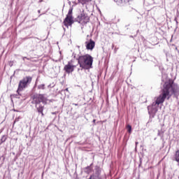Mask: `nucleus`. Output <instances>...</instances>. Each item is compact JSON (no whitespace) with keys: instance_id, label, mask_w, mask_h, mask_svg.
<instances>
[{"instance_id":"obj_1","label":"nucleus","mask_w":179,"mask_h":179,"mask_svg":"<svg viewBox=\"0 0 179 179\" xmlns=\"http://www.w3.org/2000/svg\"><path fill=\"white\" fill-rule=\"evenodd\" d=\"M179 92L178 85L174 83V80L169 78L163 85V88L161 90V94L157 98L155 102L152 103V106H159V104H163L166 99L170 100L171 96L174 94L176 95Z\"/></svg>"},{"instance_id":"obj_2","label":"nucleus","mask_w":179,"mask_h":179,"mask_svg":"<svg viewBox=\"0 0 179 179\" xmlns=\"http://www.w3.org/2000/svg\"><path fill=\"white\" fill-rule=\"evenodd\" d=\"M32 104H36V108L39 114H41V117H44V106L39 105L37 106L38 104H40V103H43V104H47V101H48V99L47 97L44 96V94H36L32 96L31 97Z\"/></svg>"},{"instance_id":"obj_3","label":"nucleus","mask_w":179,"mask_h":179,"mask_svg":"<svg viewBox=\"0 0 179 179\" xmlns=\"http://www.w3.org/2000/svg\"><path fill=\"white\" fill-rule=\"evenodd\" d=\"M78 62L82 69H90L93 66V57L89 54L81 55L78 58Z\"/></svg>"},{"instance_id":"obj_4","label":"nucleus","mask_w":179,"mask_h":179,"mask_svg":"<svg viewBox=\"0 0 179 179\" xmlns=\"http://www.w3.org/2000/svg\"><path fill=\"white\" fill-rule=\"evenodd\" d=\"M31 80H33V77L30 76H27L23 78L18 84V88L17 90V93L19 96H22L20 92H22L24 89L28 87L29 85L31 83Z\"/></svg>"},{"instance_id":"obj_5","label":"nucleus","mask_w":179,"mask_h":179,"mask_svg":"<svg viewBox=\"0 0 179 179\" xmlns=\"http://www.w3.org/2000/svg\"><path fill=\"white\" fill-rule=\"evenodd\" d=\"M73 10V8H70L69 10L68 14L66 15V17L63 22L66 27H69V26H71L74 23L73 16H72Z\"/></svg>"},{"instance_id":"obj_6","label":"nucleus","mask_w":179,"mask_h":179,"mask_svg":"<svg viewBox=\"0 0 179 179\" xmlns=\"http://www.w3.org/2000/svg\"><path fill=\"white\" fill-rule=\"evenodd\" d=\"M90 20L89 16L85 13H81L77 17V22H78V23H89Z\"/></svg>"},{"instance_id":"obj_7","label":"nucleus","mask_w":179,"mask_h":179,"mask_svg":"<svg viewBox=\"0 0 179 179\" xmlns=\"http://www.w3.org/2000/svg\"><path fill=\"white\" fill-rule=\"evenodd\" d=\"M89 179H102L101 178V170L99 166L95 167V172L90 176Z\"/></svg>"},{"instance_id":"obj_8","label":"nucleus","mask_w":179,"mask_h":179,"mask_svg":"<svg viewBox=\"0 0 179 179\" xmlns=\"http://www.w3.org/2000/svg\"><path fill=\"white\" fill-rule=\"evenodd\" d=\"M76 67V66L71 64V62H69V63L64 66V71H65L66 73H72V72L75 71Z\"/></svg>"},{"instance_id":"obj_9","label":"nucleus","mask_w":179,"mask_h":179,"mask_svg":"<svg viewBox=\"0 0 179 179\" xmlns=\"http://www.w3.org/2000/svg\"><path fill=\"white\" fill-rule=\"evenodd\" d=\"M85 45H86L87 50H90V51H92L93 48H94L96 45V43L94 42V41H92V39H90V41L85 42Z\"/></svg>"},{"instance_id":"obj_10","label":"nucleus","mask_w":179,"mask_h":179,"mask_svg":"<svg viewBox=\"0 0 179 179\" xmlns=\"http://www.w3.org/2000/svg\"><path fill=\"white\" fill-rule=\"evenodd\" d=\"M92 0H75L73 1H72V3H73V5H83L85 6V5H87V3H90V2H92Z\"/></svg>"},{"instance_id":"obj_11","label":"nucleus","mask_w":179,"mask_h":179,"mask_svg":"<svg viewBox=\"0 0 179 179\" xmlns=\"http://www.w3.org/2000/svg\"><path fill=\"white\" fill-rule=\"evenodd\" d=\"M130 1L132 0H115V2H116L117 5H122L123 3H128Z\"/></svg>"},{"instance_id":"obj_12","label":"nucleus","mask_w":179,"mask_h":179,"mask_svg":"<svg viewBox=\"0 0 179 179\" xmlns=\"http://www.w3.org/2000/svg\"><path fill=\"white\" fill-rule=\"evenodd\" d=\"M92 171H93V168H92V166H88L85 167V172L86 173V174H90V173H92Z\"/></svg>"},{"instance_id":"obj_13","label":"nucleus","mask_w":179,"mask_h":179,"mask_svg":"<svg viewBox=\"0 0 179 179\" xmlns=\"http://www.w3.org/2000/svg\"><path fill=\"white\" fill-rule=\"evenodd\" d=\"M174 159L177 163H179V150L176 152Z\"/></svg>"},{"instance_id":"obj_14","label":"nucleus","mask_w":179,"mask_h":179,"mask_svg":"<svg viewBox=\"0 0 179 179\" xmlns=\"http://www.w3.org/2000/svg\"><path fill=\"white\" fill-rule=\"evenodd\" d=\"M127 131L129 132V134H131V132H132V127L131 125L127 124Z\"/></svg>"},{"instance_id":"obj_15","label":"nucleus","mask_w":179,"mask_h":179,"mask_svg":"<svg viewBox=\"0 0 179 179\" xmlns=\"http://www.w3.org/2000/svg\"><path fill=\"white\" fill-rule=\"evenodd\" d=\"M6 141V138H5V136H3L1 139V143H3Z\"/></svg>"},{"instance_id":"obj_16","label":"nucleus","mask_w":179,"mask_h":179,"mask_svg":"<svg viewBox=\"0 0 179 179\" xmlns=\"http://www.w3.org/2000/svg\"><path fill=\"white\" fill-rule=\"evenodd\" d=\"M38 89H44V85H41L38 86Z\"/></svg>"},{"instance_id":"obj_17","label":"nucleus","mask_w":179,"mask_h":179,"mask_svg":"<svg viewBox=\"0 0 179 179\" xmlns=\"http://www.w3.org/2000/svg\"><path fill=\"white\" fill-rule=\"evenodd\" d=\"M24 59H28V61L30 59L29 58H27V57H23V60L24 61Z\"/></svg>"},{"instance_id":"obj_18","label":"nucleus","mask_w":179,"mask_h":179,"mask_svg":"<svg viewBox=\"0 0 179 179\" xmlns=\"http://www.w3.org/2000/svg\"><path fill=\"white\" fill-rule=\"evenodd\" d=\"M73 106H78V103H73Z\"/></svg>"},{"instance_id":"obj_19","label":"nucleus","mask_w":179,"mask_h":179,"mask_svg":"<svg viewBox=\"0 0 179 179\" xmlns=\"http://www.w3.org/2000/svg\"><path fill=\"white\" fill-rule=\"evenodd\" d=\"M138 142H136V146H138Z\"/></svg>"},{"instance_id":"obj_20","label":"nucleus","mask_w":179,"mask_h":179,"mask_svg":"<svg viewBox=\"0 0 179 179\" xmlns=\"http://www.w3.org/2000/svg\"><path fill=\"white\" fill-rule=\"evenodd\" d=\"M93 122H96V120H93Z\"/></svg>"},{"instance_id":"obj_21","label":"nucleus","mask_w":179,"mask_h":179,"mask_svg":"<svg viewBox=\"0 0 179 179\" xmlns=\"http://www.w3.org/2000/svg\"><path fill=\"white\" fill-rule=\"evenodd\" d=\"M16 122V120L15 121H14V124Z\"/></svg>"}]
</instances>
